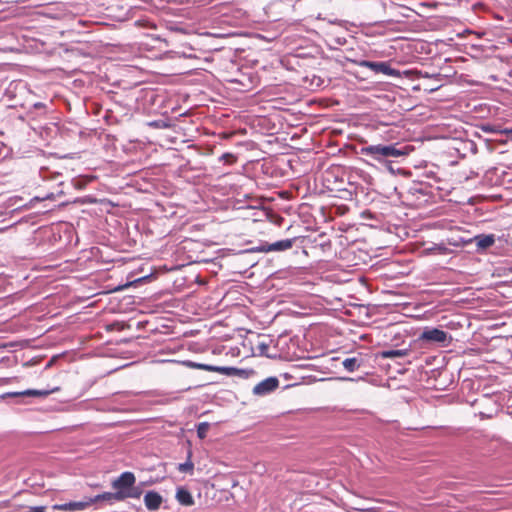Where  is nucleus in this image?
Here are the masks:
<instances>
[{"label": "nucleus", "instance_id": "4be33fe9", "mask_svg": "<svg viewBox=\"0 0 512 512\" xmlns=\"http://www.w3.org/2000/svg\"><path fill=\"white\" fill-rule=\"evenodd\" d=\"M499 132H500V134L508 135L510 140L512 141V128L511 129L506 128V129H503V130H501Z\"/></svg>", "mask_w": 512, "mask_h": 512}, {"label": "nucleus", "instance_id": "9b49d317", "mask_svg": "<svg viewBox=\"0 0 512 512\" xmlns=\"http://www.w3.org/2000/svg\"><path fill=\"white\" fill-rule=\"evenodd\" d=\"M121 492H105L99 495H96L95 497H88V501H91V505H93L96 502L99 501H122L121 500Z\"/></svg>", "mask_w": 512, "mask_h": 512}, {"label": "nucleus", "instance_id": "423d86ee", "mask_svg": "<svg viewBox=\"0 0 512 512\" xmlns=\"http://www.w3.org/2000/svg\"><path fill=\"white\" fill-rule=\"evenodd\" d=\"M359 65L361 67L369 68L375 73H382L384 75L394 77L399 76V72L396 69L392 68L387 62H372L363 60L359 62Z\"/></svg>", "mask_w": 512, "mask_h": 512}, {"label": "nucleus", "instance_id": "39448f33", "mask_svg": "<svg viewBox=\"0 0 512 512\" xmlns=\"http://www.w3.org/2000/svg\"><path fill=\"white\" fill-rule=\"evenodd\" d=\"M56 389L52 390H39V389H27L25 391L21 392H9L2 394L0 398L6 399V398H15L17 399V403H23L25 398L28 397H42L49 395L50 393H53Z\"/></svg>", "mask_w": 512, "mask_h": 512}, {"label": "nucleus", "instance_id": "4468645a", "mask_svg": "<svg viewBox=\"0 0 512 512\" xmlns=\"http://www.w3.org/2000/svg\"><path fill=\"white\" fill-rule=\"evenodd\" d=\"M476 244L480 248H488L495 242L494 235H478L475 237Z\"/></svg>", "mask_w": 512, "mask_h": 512}, {"label": "nucleus", "instance_id": "20e7f679", "mask_svg": "<svg viewBox=\"0 0 512 512\" xmlns=\"http://www.w3.org/2000/svg\"><path fill=\"white\" fill-rule=\"evenodd\" d=\"M295 241L296 238H292L276 241L272 244L263 243L260 246L252 248L251 251L261 253L286 251L293 247Z\"/></svg>", "mask_w": 512, "mask_h": 512}, {"label": "nucleus", "instance_id": "2eb2a0df", "mask_svg": "<svg viewBox=\"0 0 512 512\" xmlns=\"http://www.w3.org/2000/svg\"><path fill=\"white\" fill-rule=\"evenodd\" d=\"M204 368L208 370L218 371L220 373L226 374V375H234V374H243L244 371L235 369V368H226V367H210V366H204Z\"/></svg>", "mask_w": 512, "mask_h": 512}, {"label": "nucleus", "instance_id": "aec40b11", "mask_svg": "<svg viewBox=\"0 0 512 512\" xmlns=\"http://www.w3.org/2000/svg\"><path fill=\"white\" fill-rule=\"evenodd\" d=\"M220 160L223 161L227 165H233L237 162V157L233 153H224Z\"/></svg>", "mask_w": 512, "mask_h": 512}, {"label": "nucleus", "instance_id": "f257e3e1", "mask_svg": "<svg viewBox=\"0 0 512 512\" xmlns=\"http://www.w3.org/2000/svg\"><path fill=\"white\" fill-rule=\"evenodd\" d=\"M238 355L242 358L265 356L267 358L280 357L274 340L270 335L248 332L242 339Z\"/></svg>", "mask_w": 512, "mask_h": 512}, {"label": "nucleus", "instance_id": "b1692460", "mask_svg": "<svg viewBox=\"0 0 512 512\" xmlns=\"http://www.w3.org/2000/svg\"><path fill=\"white\" fill-rule=\"evenodd\" d=\"M355 509L358 511H371L372 510L371 508H367V507H356Z\"/></svg>", "mask_w": 512, "mask_h": 512}, {"label": "nucleus", "instance_id": "f03ea898", "mask_svg": "<svg viewBox=\"0 0 512 512\" xmlns=\"http://www.w3.org/2000/svg\"><path fill=\"white\" fill-rule=\"evenodd\" d=\"M361 153L366 156H370L376 161H382L387 158H398L406 155V152L402 149H398L396 145H370L361 148Z\"/></svg>", "mask_w": 512, "mask_h": 512}, {"label": "nucleus", "instance_id": "0eeeda50", "mask_svg": "<svg viewBox=\"0 0 512 512\" xmlns=\"http://www.w3.org/2000/svg\"><path fill=\"white\" fill-rule=\"evenodd\" d=\"M136 478L131 472H124L118 478L112 481V487L115 492L127 493L134 486Z\"/></svg>", "mask_w": 512, "mask_h": 512}, {"label": "nucleus", "instance_id": "dca6fc26", "mask_svg": "<svg viewBox=\"0 0 512 512\" xmlns=\"http://www.w3.org/2000/svg\"><path fill=\"white\" fill-rule=\"evenodd\" d=\"M191 451L188 453V459L185 463H181L178 465V470L183 473H189L192 474L194 470V464L191 461Z\"/></svg>", "mask_w": 512, "mask_h": 512}, {"label": "nucleus", "instance_id": "f3484780", "mask_svg": "<svg viewBox=\"0 0 512 512\" xmlns=\"http://www.w3.org/2000/svg\"><path fill=\"white\" fill-rule=\"evenodd\" d=\"M276 386H254L253 394L256 396L270 394Z\"/></svg>", "mask_w": 512, "mask_h": 512}, {"label": "nucleus", "instance_id": "9d476101", "mask_svg": "<svg viewBox=\"0 0 512 512\" xmlns=\"http://www.w3.org/2000/svg\"><path fill=\"white\" fill-rule=\"evenodd\" d=\"M410 352H411L410 348L388 349V350L380 351L378 353V356L383 359L403 358V357H407L410 354Z\"/></svg>", "mask_w": 512, "mask_h": 512}, {"label": "nucleus", "instance_id": "6e6552de", "mask_svg": "<svg viewBox=\"0 0 512 512\" xmlns=\"http://www.w3.org/2000/svg\"><path fill=\"white\" fill-rule=\"evenodd\" d=\"M91 506V501H88V497H85L81 501H72L64 504H55L53 509L60 511L77 512L83 511Z\"/></svg>", "mask_w": 512, "mask_h": 512}, {"label": "nucleus", "instance_id": "ddd939ff", "mask_svg": "<svg viewBox=\"0 0 512 512\" xmlns=\"http://www.w3.org/2000/svg\"><path fill=\"white\" fill-rule=\"evenodd\" d=\"M342 364L347 371L353 372L363 364V358L360 355L346 358Z\"/></svg>", "mask_w": 512, "mask_h": 512}, {"label": "nucleus", "instance_id": "1a4fd4ad", "mask_svg": "<svg viewBox=\"0 0 512 512\" xmlns=\"http://www.w3.org/2000/svg\"><path fill=\"white\" fill-rule=\"evenodd\" d=\"M163 502L162 496L154 491H149L144 496V503L148 510H158Z\"/></svg>", "mask_w": 512, "mask_h": 512}, {"label": "nucleus", "instance_id": "7ed1b4c3", "mask_svg": "<svg viewBox=\"0 0 512 512\" xmlns=\"http://www.w3.org/2000/svg\"><path fill=\"white\" fill-rule=\"evenodd\" d=\"M418 340L423 343H433L445 347L450 344L452 337L444 330L427 327L420 334Z\"/></svg>", "mask_w": 512, "mask_h": 512}, {"label": "nucleus", "instance_id": "412c9836", "mask_svg": "<svg viewBox=\"0 0 512 512\" xmlns=\"http://www.w3.org/2000/svg\"><path fill=\"white\" fill-rule=\"evenodd\" d=\"M258 384H278V379L276 377H269L261 380Z\"/></svg>", "mask_w": 512, "mask_h": 512}, {"label": "nucleus", "instance_id": "f8f14e48", "mask_svg": "<svg viewBox=\"0 0 512 512\" xmlns=\"http://www.w3.org/2000/svg\"><path fill=\"white\" fill-rule=\"evenodd\" d=\"M177 501L185 506H191L194 504L193 497L191 493L185 488H178L176 492Z\"/></svg>", "mask_w": 512, "mask_h": 512}, {"label": "nucleus", "instance_id": "6ab92c4d", "mask_svg": "<svg viewBox=\"0 0 512 512\" xmlns=\"http://www.w3.org/2000/svg\"><path fill=\"white\" fill-rule=\"evenodd\" d=\"M121 500L123 501L126 498H139L141 495V492L138 488H135L134 486L131 487L129 492L127 493H121Z\"/></svg>", "mask_w": 512, "mask_h": 512}, {"label": "nucleus", "instance_id": "5701e85b", "mask_svg": "<svg viewBox=\"0 0 512 512\" xmlns=\"http://www.w3.org/2000/svg\"><path fill=\"white\" fill-rule=\"evenodd\" d=\"M30 512H45L43 507H33L30 508Z\"/></svg>", "mask_w": 512, "mask_h": 512}, {"label": "nucleus", "instance_id": "a211bd4d", "mask_svg": "<svg viewBox=\"0 0 512 512\" xmlns=\"http://www.w3.org/2000/svg\"><path fill=\"white\" fill-rule=\"evenodd\" d=\"M210 428V424L208 422H201L197 426V435L200 439H204L207 435V432Z\"/></svg>", "mask_w": 512, "mask_h": 512}]
</instances>
